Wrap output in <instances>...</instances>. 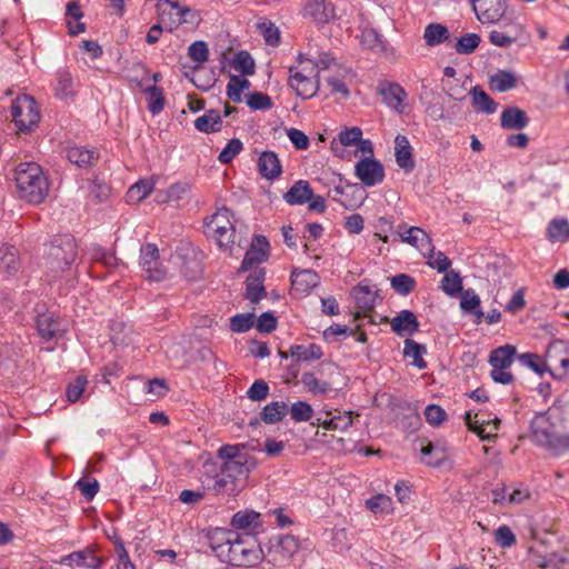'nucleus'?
Returning <instances> with one entry per match:
<instances>
[{"label": "nucleus", "instance_id": "obj_25", "mask_svg": "<svg viewBox=\"0 0 569 569\" xmlns=\"http://www.w3.org/2000/svg\"><path fill=\"white\" fill-rule=\"evenodd\" d=\"M58 562L70 567L78 566L89 569H97L101 563L100 559L89 548L66 555Z\"/></svg>", "mask_w": 569, "mask_h": 569}, {"label": "nucleus", "instance_id": "obj_32", "mask_svg": "<svg viewBox=\"0 0 569 569\" xmlns=\"http://www.w3.org/2000/svg\"><path fill=\"white\" fill-rule=\"evenodd\" d=\"M535 562L541 569H569V547L547 556H538Z\"/></svg>", "mask_w": 569, "mask_h": 569}, {"label": "nucleus", "instance_id": "obj_2", "mask_svg": "<svg viewBox=\"0 0 569 569\" xmlns=\"http://www.w3.org/2000/svg\"><path fill=\"white\" fill-rule=\"evenodd\" d=\"M336 63L331 53L309 48L299 53L295 64L289 67L288 84L303 100L315 97L320 88V72Z\"/></svg>", "mask_w": 569, "mask_h": 569}, {"label": "nucleus", "instance_id": "obj_62", "mask_svg": "<svg viewBox=\"0 0 569 569\" xmlns=\"http://www.w3.org/2000/svg\"><path fill=\"white\" fill-rule=\"evenodd\" d=\"M88 380L83 376H78L73 381H71L66 390L67 399L70 402H76L80 399L82 396L86 387H87Z\"/></svg>", "mask_w": 569, "mask_h": 569}, {"label": "nucleus", "instance_id": "obj_23", "mask_svg": "<svg viewBox=\"0 0 569 569\" xmlns=\"http://www.w3.org/2000/svg\"><path fill=\"white\" fill-rule=\"evenodd\" d=\"M473 11L481 23H495L505 14L506 1L485 0L480 8L473 6Z\"/></svg>", "mask_w": 569, "mask_h": 569}, {"label": "nucleus", "instance_id": "obj_60", "mask_svg": "<svg viewBox=\"0 0 569 569\" xmlns=\"http://www.w3.org/2000/svg\"><path fill=\"white\" fill-rule=\"evenodd\" d=\"M233 68L242 74L250 76L254 72V61L247 51H239L233 59Z\"/></svg>", "mask_w": 569, "mask_h": 569}, {"label": "nucleus", "instance_id": "obj_4", "mask_svg": "<svg viewBox=\"0 0 569 569\" xmlns=\"http://www.w3.org/2000/svg\"><path fill=\"white\" fill-rule=\"evenodd\" d=\"M13 178L20 197L28 202L38 204L48 196V179L38 163H19L14 169Z\"/></svg>", "mask_w": 569, "mask_h": 569}, {"label": "nucleus", "instance_id": "obj_15", "mask_svg": "<svg viewBox=\"0 0 569 569\" xmlns=\"http://www.w3.org/2000/svg\"><path fill=\"white\" fill-rule=\"evenodd\" d=\"M312 425L321 426L329 431H347L352 426L351 411H321Z\"/></svg>", "mask_w": 569, "mask_h": 569}, {"label": "nucleus", "instance_id": "obj_30", "mask_svg": "<svg viewBox=\"0 0 569 569\" xmlns=\"http://www.w3.org/2000/svg\"><path fill=\"white\" fill-rule=\"evenodd\" d=\"M500 123L503 129L521 130L528 126L529 118L523 110L517 107H508L500 116Z\"/></svg>", "mask_w": 569, "mask_h": 569}, {"label": "nucleus", "instance_id": "obj_64", "mask_svg": "<svg viewBox=\"0 0 569 569\" xmlns=\"http://www.w3.org/2000/svg\"><path fill=\"white\" fill-rule=\"evenodd\" d=\"M495 540L501 548H510L516 545V536L508 526H500L495 531Z\"/></svg>", "mask_w": 569, "mask_h": 569}, {"label": "nucleus", "instance_id": "obj_54", "mask_svg": "<svg viewBox=\"0 0 569 569\" xmlns=\"http://www.w3.org/2000/svg\"><path fill=\"white\" fill-rule=\"evenodd\" d=\"M481 38L477 33H466L457 39L455 50L459 54H470L480 44Z\"/></svg>", "mask_w": 569, "mask_h": 569}, {"label": "nucleus", "instance_id": "obj_1", "mask_svg": "<svg viewBox=\"0 0 569 569\" xmlns=\"http://www.w3.org/2000/svg\"><path fill=\"white\" fill-rule=\"evenodd\" d=\"M206 539L213 555L223 563L233 567H254L263 558L262 549L252 539L227 528H210Z\"/></svg>", "mask_w": 569, "mask_h": 569}, {"label": "nucleus", "instance_id": "obj_35", "mask_svg": "<svg viewBox=\"0 0 569 569\" xmlns=\"http://www.w3.org/2000/svg\"><path fill=\"white\" fill-rule=\"evenodd\" d=\"M470 94L473 108L478 111L486 114H492L497 111L498 103L480 87L472 88Z\"/></svg>", "mask_w": 569, "mask_h": 569}, {"label": "nucleus", "instance_id": "obj_28", "mask_svg": "<svg viewBox=\"0 0 569 569\" xmlns=\"http://www.w3.org/2000/svg\"><path fill=\"white\" fill-rule=\"evenodd\" d=\"M398 234L402 242L415 247L423 254H426L427 249H430L431 239L428 233L419 227H410L402 231L399 230Z\"/></svg>", "mask_w": 569, "mask_h": 569}, {"label": "nucleus", "instance_id": "obj_37", "mask_svg": "<svg viewBox=\"0 0 569 569\" xmlns=\"http://www.w3.org/2000/svg\"><path fill=\"white\" fill-rule=\"evenodd\" d=\"M480 307V298L472 289H467L462 292L460 300V308L467 313H473L476 316L475 322L481 323L485 317L483 311Z\"/></svg>", "mask_w": 569, "mask_h": 569}, {"label": "nucleus", "instance_id": "obj_19", "mask_svg": "<svg viewBox=\"0 0 569 569\" xmlns=\"http://www.w3.org/2000/svg\"><path fill=\"white\" fill-rule=\"evenodd\" d=\"M305 16L316 23L325 24L335 18V6L331 0H308L305 6Z\"/></svg>", "mask_w": 569, "mask_h": 569}, {"label": "nucleus", "instance_id": "obj_31", "mask_svg": "<svg viewBox=\"0 0 569 569\" xmlns=\"http://www.w3.org/2000/svg\"><path fill=\"white\" fill-rule=\"evenodd\" d=\"M395 156L397 164L406 171H411L415 167L410 143L407 137L398 134L395 139Z\"/></svg>", "mask_w": 569, "mask_h": 569}, {"label": "nucleus", "instance_id": "obj_3", "mask_svg": "<svg viewBox=\"0 0 569 569\" xmlns=\"http://www.w3.org/2000/svg\"><path fill=\"white\" fill-rule=\"evenodd\" d=\"M562 418L557 409L537 415L531 421V439L559 457L569 451V435L563 432Z\"/></svg>", "mask_w": 569, "mask_h": 569}, {"label": "nucleus", "instance_id": "obj_33", "mask_svg": "<svg viewBox=\"0 0 569 569\" xmlns=\"http://www.w3.org/2000/svg\"><path fill=\"white\" fill-rule=\"evenodd\" d=\"M250 460L251 457L248 458H238L236 461L229 460L228 462H222L221 468L230 473L233 480L238 483H241L243 488L246 479L250 472Z\"/></svg>", "mask_w": 569, "mask_h": 569}, {"label": "nucleus", "instance_id": "obj_45", "mask_svg": "<svg viewBox=\"0 0 569 569\" xmlns=\"http://www.w3.org/2000/svg\"><path fill=\"white\" fill-rule=\"evenodd\" d=\"M290 356L297 361L317 360L322 357V350L316 343L309 346L296 345L290 348Z\"/></svg>", "mask_w": 569, "mask_h": 569}, {"label": "nucleus", "instance_id": "obj_47", "mask_svg": "<svg viewBox=\"0 0 569 569\" xmlns=\"http://www.w3.org/2000/svg\"><path fill=\"white\" fill-rule=\"evenodd\" d=\"M518 360L520 361V363L522 366L530 368L539 376H542L545 372L550 373V367L547 361V357H545V359H542L540 356H538L536 353L526 352V353L519 355Z\"/></svg>", "mask_w": 569, "mask_h": 569}, {"label": "nucleus", "instance_id": "obj_17", "mask_svg": "<svg viewBox=\"0 0 569 569\" xmlns=\"http://www.w3.org/2000/svg\"><path fill=\"white\" fill-rule=\"evenodd\" d=\"M351 297L357 307L366 312L371 311L382 300L376 286L360 282L351 291Z\"/></svg>", "mask_w": 569, "mask_h": 569}, {"label": "nucleus", "instance_id": "obj_27", "mask_svg": "<svg viewBox=\"0 0 569 569\" xmlns=\"http://www.w3.org/2000/svg\"><path fill=\"white\" fill-rule=\"evenodd\" d=\"M263 280V270L260 268H254L246 280V299L252 303H257L266 296Z\"/></svg>", "mask_w": 569, "mask_h": 569}, {"label": "nucleus", "instance_id": "obj_46", "mask_svg": "<svg viewBox=\"0 0 569 569\" xmlns=\"http://www.w3.org/2000/svg\"><path fill=\"white\" fill-rule=\"evenodd\" d=\"M288 407L283 401H273L267 405L261 411V419L266 423L281 421L287 415Z\"/></svg>", "mask_w": 569, "mask_h": 569}, {"label": "nucleus", "instance_id": "obj_51", "mask_svg": "<svg viewBox=\"0 0 569 569\" xmlns=\"http://www.w3.org/2000/svg\"><path fill=\"white\" fill-rule=\"evenodd\" d=\"M547 236L551 241L569 240V222L566 219H553L550 221Z\"/></svg>", "mask_w": 569, "mask_h": 569}, {"label": "nucleus", "instance_id": "obj_14", "mask_svg": "<svg viewBox=\"0 0 569 569\" xmlns=\"http://www.w3.org/2000/svg\"><path fill=\"white\" fill-rule=\"evenodd\" d=\"M355 172L357 178L367 187L379 184L385 178V169L381 162L368 157L357 162Z\"/></svg>", "mask_w": 569, "mask_h": 569}, {"label": "nucleus", "instance_id": "obj_9", "mask_svg": "<svg viewBox=\"0 0 569 569\" xmlns=\"http://www.w3.org/2000/svg\"><path fill=\"white\" fill-rule=\"evenodd\" d=\"M11 116L20 131H30L40 120L36 100L28 94L19 96L13 100Z\"/></svg>", "mask_w": 569, "mask_h": 569}, {"label": "nucleus", "instance_id": "obj_50", "mask_svg": "<svg viewBox=\"0 0 569 569\" xmlns=\"http://www.w3.org/2000/svg\"><path fill=\"white\" fill-rule=\"evenodd\" d=\"M250 82L246 78L231 76L227 84V96L236 103L242 101V92L249 89Z\"/></svg>", "mask_w": 569, "mask_h": 569}, {"label": "nucleus", "instance_id": "obj_41", "mask_svg": "<svg viewBox=\"0 0 569 569\" xmlns=\"http://www.w3.org/2000/svg\"><path fill=\"white\" fill-rule=\"evenodd\" d=\"M56 96L59 99H67L74 93V83L71 73L66 70H59L56 76L54 86Z\"/></svg>", "mask_w": 569, "mask_h": 569}, {"label": "nucleus", "instance_id": "obj_8", "mask_svg": "<svg viewBox=\"0 0 569 569\" xmlns=\"http://www.w3.org/2000/svg\"><path fill=\"white\" fill-rule=\"evenodd\" d=\"M516 352V347L511 345L498 347L490 352L489 363L492 368L490 376L495 382L509 385L513 381L509 369L513 363Z\"/></svg>", "mask_w": 569, "mask_h": 569}, {"label": "nucleus", "instance_id": "obj_10", "mask_svg": "<svg viewBox=\"0 0 569 569\" xmlns=\"http://www.w3.org/2000/svg\"><path fill=\"white\" fill-rule=\"evenodd\" d=\"M546 357L550 375L559 379L565 377L569 371V341L561 339L551 341L546 350Z\"/></svg>", "mask_w": 569, "mask_h": 569}, {"label": "nucleus", "instance_id": "obj_39", "mask_svg": "<svg viewBox=\"0 0 569 569\" xmlns=\"http://www.w3.org/2000/svg\"><path fill=\"white\" fill-rule=\"evenodd\" d=\"M68 160L79 168H87L93 164L97 160V154L93 150L84 149L82 147H72L67 151Z\"/></svg>", "mask_w": 569, "mask_h": 569}, {"label": "nucleus", "instance_id": "obj_53", "mask_svg": "<svg viewBox=\"0 0 569 569\" xmlns=\"http://www.w3.org/2000/svg\"><path fill=\"white\" fill-rule=\"evenodd\" d=\"M292 287L300 291H308L317 283V274L310 270L293 271L291 274Z\"/></svg>", "mask_w": 569, "mask_h": 569}, {"label": "nucleus", "instance_id": "obj_7", "mask_svg": "<svg viewBox=\"0 0 569 569\" xmlns=\"http://www.w3.org/2000/svg\"><path fill=\"white\" fill-rule=\"evenodd\" d=\"M156 8L160 23L169 31L182 23H197L200 20L196 11L188 7H181L172 0H157Z\"/></svg>", "mask_w": 569, "mask_h": 569}, {"label": "nucleus", "instance_id": "obj_55", "mask_svg": "<svg viewBox=\"0 0 569 569\" xmlns=\"http://www.w3.org/2000/svg\"><path fill=\"white\" fill-rule=\"evenodd\" d=\"M66 16L68 19L72 18L76 20L74 24L68 20L69 33L71 36H77L84 31V24L79 22V20L82 18V11L77 2H69L67 4Z\"/></svg>", "mask_w": 569, "mask_h": 569}, {"label": "nucleus", "instance_id": "obj_13", "mask_svg": "<svg viewBox=\"0 0 569 569\" xmlns=\"http://www.w3.org/2000/svg\"><path fill=\"white\" fill-rule=\"evenodd\" d=\"M140 266L144 276L152 281L166 278L167 270L159 261V250L156 244L147 243L140 249Z\"/></svg>", "mask_w": 569, "mask_h": 569}, {"label": "nucleus", "instance_id": "obj_21", "mask_svg": "<svg viewBox=\"0 0 569 569\" xmlns=\"http://www.w3.org/2000/svg\"><path fill=\"white\" fill-rule=\"evenodd\" d=\"M269 242L263 236H256L247 250L240 269L247 271L261 263L268 256Z\"/></svg>", "mask_w": 569, "mask_h": 569}, {"label": "nucleus", "instance_id": "obj_20", "mask_svg": "<svg viewBox=\"0 0 569 569\" xmlns=\"http://www.w3.org/2000/svg\"><path fill=\"white\" fill-rule=\"evenodd\" d=\"M465 422L482 440H489L491 437H495L500 425V420L497 417L492 420H486L479 418L478 415H472L470 411L466 412Z\"/></svg>", "mask_w": 569, "mask_h": 569}, {"label": "nucleus", "instance_id": "obj_18", "mask_svg": "<svg viewBox=\"0 0 569 569\" xmlns=\"http://www.w3.org/2000/svg\"><path fill=\"white\" fill-rule=\"evenodd\" d=\"M37 330L43 340L50 341L62 337L66 328L59 318H56L50 312H46L37 317Z\"/></svg>", "mask_w": 569, "mask_h": 569}, {"label": "nucleus", "instance_id": "obj_49", "mask_svg": "<svg viewBox=\"0 0 569 569\" xmlns=\"http://www.w3.org/2000/svg\"><path fill=\"white\" fill-rule=\"evenodd\" d=\"M440 288L450 297L459 295L462 291V278L459 272L455 270L446 271Z\"/></svg>", "mask_w": 569, "mask_h": 569}, {"label": "nucleus", "instance_id": "obj_44", "mask_svg": "<svg viewBox=\"0 0 569 569\" xmlns=\"http://www.w3.org/2000/svg\"><path fill=\"white\" fill-rule=\"evenodd\" d=\"M489 83L491 89L498 92H507L516 87L517 80L512 72L499 70L490 77Z\"/></svg>", "mask_w": 569, "mask_h": 569}, {"label": "nucleus", "instance_id": "obj_12", "mask_svg": "<svg viewBox=\"0 0 569 569\" xmlns=\"http://www.w3.org/2000/svg\"><path fill=\"white\" fill-rule=\"evenodd\" d=\"M377 93L382 98V102L399 114L405 113L407 107L408 93L397 82L382 80L378 83Z\"/></svg>", "mask_w": 569, "mask_h": 569}, {"label": "nucleus", "instance_id": "obj_22", "mask_svg": "<svg viewBox=\"0 0 569 569\" xmlns=\"http://www.w3.org/2000/svg\"><path fill=\"white\" fill-rule=\"evenodd\" d=\"M258 171L267 180H276L282 174V164L274 151H263L258 159Z\"/></svg>", "mask_w": 569, "mask_h": 569}, {"label": "nucleus", "instance_id": "obj_59", "mask_svg": "<svg viewBox=\"0 0 569 569\" xmlns=\"http://www.w3.org/2000/svg\"><path fill=\"white\" fill-rule=\"evenodd\" d=\"M243 149V144L240 139L232 138L228 141L227 146L220 151L218 160L223 163H230Z\"/></svg>", "mask_w": 569, "mask_h": 569}, {"label": "nucleus", "instance_id": "obj_11", "mask_svg": "<svg viewBox=\"0 0 569 569\" xmlns=\"http://www.w3.org/2000/svg\"><path fill=\"white\" fill-rule=\"evenodd\" d=\"M300 540L293 535H279L269 540V556L273 563L288 561L300 550Z\"/></svg>", "mask_w": 569, "mask_h": 569}, {"label": "nucleus", "instance_id": "obj_48", "mask_svg": "<svg viewBox=\"0 0 569 569\" xmlns=\"http://www.w3.org/2000/svg\"><path fill=\"white\" fill-rule=\"evenodd\" d=\"M154 188V183L151 180H139L134 184H132L128 192L127 198L129 202H140L144 200Z\"/></svg>", "mask_w": 569, "mask_h": 569}, {"label": "nucleus", "instance_id": "obj_42", "mask_svg": "<svg viewBox=\"0 0 569 569\" xmlns=\"http://www.w3.org/2000/svg\"><path fill=\"white\" fill-rule=\"evenodd\" d=\"M19 267L17 250L7 244L0 246V273L11 274Z\"/></svg>", "mask_w": 569, "mask_h": 569}, {"label": "nucleus", "instance_id": "obj_5", "mask_svg": "<svg viewBox=\"0 0 569 569\" xmlns=\"http://www.w3.org/2000/svg\"><path fill=\"white\" fill-rule=\"evenodd\" d=\"M47 264L52 271H64L77 259V242L71 234L56 238L47 248Z\"/></svg>", "mask_w": 569, "mask_h": 569}, {"label": "nucleus", "instance_id": "obj_24", "mask_svg": "<svg viewBox=\"0 0 569 569\" xmlns=\"http://www.w3.org/2000/svg\"><path fill=\"white\" fill-rule=\"evenodd\" d=\"M232 530H244L257 532L262 526L261 515L251 509H244L236 512L230 521Z\"/></svg>", "mask_w": 569, "mask_h": 569}, {"label": "nucleus", "instance_id": "obj_34", "mask_svg": "<svg viewBox=\"0 0 569 569\" xmlns=\"http://www.w3.org/2000/svg\"><path fill=\"white\" fill-rule=\"evenodd\" d=\"M426 353V346L409 338L405 340L403 356L411 359L410 363L419 370L427 368V362L423 359V355Z\"/></svg>", "mask_w": 569, "mask_h": 569}, {"label": "nucleus", "instance_id": "obj_43", "mask_svg": "<svg viewBox=\"0 0 569 569\" xmlns=\"http://www.w3.org/2000/svg\"><path fill=\"white\" fill-rule=\"evenodd\" d=\"M449 38V30L440 23H430L425 28L423 39L429 47L438 46Z\"/></svg>", "mask_w": 569, "mask_h": 569}, {"label": "nucleus", "instance_id": "obj_61", "mask_svg": "<svg viewBox=\"0 0 569 569\" xmlns=\"http://www.w3.org/2000/svg\"><path fill=\"white\" fill-rule=\"evenodd\" d=\"M290 415L296 422L309 421L312 418L313 409L306 401H297L290 407Z\"/></svg>", "mask_w": 569, "mask_h": 569}, {"label": "nucleus", "instance_id": "obj_36", "mask_svg": "<svg viewBox=\"0 0 569 569\" xmlns=\"http://www.w3.org/2000/svg\"><path fill=\"white\" fill-rule=\"evenodd\" d=\"M222 127V118L219 111L209 110L202 116L198 117L194 121V128L204 133H212L220 131Z\"/></svg>", "mask_w": 569, "mask_h": 569}, {"label": "nucleus", "instance_id": "obj_38", "mask_svg": "<svg viewBox=\"0 0 569 569\" xmlns=\"http://www.w3.org/2000/svg\"><path fill=\"white\" fill-rule=\"evenodd\" d=\"M352 73L350 69L339 67L335 76L328 78V84L332 93H339L341 97L347 98L350 93L348 81L351 80Z\"/></svg>", "mask_w": 569, "mask_h": 569}, {"label": "nucleus", "instance_id": "obj_63", "mask_svg": "<svg viewBox=\"0 0 569 569\" xmlns=\"http://www.w3.org/2000/svg\"><path fill=\"white\" fill-rule=\"evenodd\" d=\"M489 41L500 48H509L517 42V34H507L503 30H492L489 34Z\"/></svg>", "mask_w": 569, "mask_h": 569}, {"label": "nucleus", "instance_id": "obj_6", "mask_svg": "<svg viewBox=\"0 0 569 569\" xmlns=\"http://www.w3.org/2000/svg\"><path fill=\"white\" fill-rule=\"evenodd\" d=\"M204 233L214 239L220 248H231L236 238L231 211L227 208L217 210L210 219L204 222Z\"/></svg>", "mask_w": 569, "mask_h": 569}, {"label": "nucleus", "instance_id": "obj_16", "mask_svg": "<svg viewBox=\"0 0 569 569\" xmlns=\"http://www.w3.org/2000/svg\"><path fill=\"white\" fill-rule=\"evenodd\" d=\"M232 477L220 467L219 471L210 478L211 483H208L206 489L211 490L216 496H237L242 487Z\"/></svg>", "mask_w": 569, "mask_h": 569}, {"label": "nucleus", "instance_id": "obj_26", "mask_svg": "<svg viewBox=\"0 0 569 569\" xmlns=\"http://www.w3.org/2000/svg\"><path fill=\"white\" fill-rule=\"evenodd\" d=\"M391 329L399 337L412 336L419 329L416 315L410 310H401L392 320Z\"/></svg>", "mask_w": 569, "mask_h": 569}, {"label": "nucleus", "instance_id": "obj_40", "mask_svg": "<svg viewBox=\"0 0 569 569\" xmlns=\"http://www.w3.org/2000/svg\"><path fill=\"white\" fill-rule=\"evenodd\" d=\"M366 507L377 516H388L393 512L392 499L383 493H377L366 501Z\"/></svg>", "mask_w": 569, "mask_h": 569}, {"label": "nucleus", "instance_id": "obj_57", "mask_svg": "<svg viewBox=\"0 0 569 569\" xmlns=\"http://www.w3.org/2000/svg\"><path fill=\"white\" fill-rule=\"evenodd\" d=\"M254 325V315L252 312L238 313L230 318V329L233 332H247Z\"/></svg>", "mask_w": 569, "mask_h": 569}, {"label": "nucleus", "instance_id": "obj_52", "mask_svg": "<svg viewBox=\"0 0 569 569\" xmlns=\"http://www.w3.org/2000/svg\"><path fill=\"white\" fill-rule=\"evenodd\" d=\"M425 256L428 266L436 269L438 272H446L451 266V260L442 251H436L432 243L430 244V249L426 250Z\"/></svg>", "mask_w": 569, "mask_h": 569}, {"label": "nucleus", "instance_id": "obj_56", "mask_svg": "<svg viewBox=\"0 0 569 569\" xmlns=\"http://www.w3.org/2000/svg\"><path fill=\"white\" fill-rule=\"evenodd\" d=\"M301 382L313 395H326L330 390L329 382L319 380L312 372H305Z\"/></svg>", "mask_w": 569, "mask_h": 569}, {"label": "nucleus", "instance_id": "obj_58", "mask_svg": "<svg viewBox=\"0 0 569 569\" xmlns=\"http://www.w3.org/2000/svg\"><path fill=\"white\" fill-rule=\"evenodd\" d=\"M415 284V279L406 273H400L391 278L392 289L401 296L409 295L413 290Z\"/></svg>", "mask_w": 569, "mask_h": 569}, {"label": "nucleus", "instance_id": "obj_29", "mask_svg": "<svg viewBox=\"0 0 569 569\" xmlns=\"http://www.w3.org/2000/svg\"><path fill=\"white\" fill-rule=\"evenodd\" d=\"M312 191L310 183L300 179L283 194V200L290 206H302L311 199Z\"/></svg>", "mask_w": 569, "mask_h": 569}]
</instances>
